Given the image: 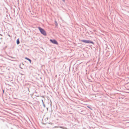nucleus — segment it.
<instances>
[{"instance_id": "obj_1", "label": "nucleus", "mask_w": 129, "mask_h": 129, "mask_svg": "<svg viewBox=\"0 0 129 129\" xmlns=\"http://www.w3.org/2000/svg\"><path fill=\"white\" fill-rule=\"evenodd\" d=\"M38 28L42 34L44 36L46 35V33L43 29L40 27H39Z\"/></svg>"}, {"instance_id": "obj_2", "label": "nucleus", "mask_w": 129, "mask_h": 129, "mask_svg": "<svg viewBox=\"0 0 129 129\" xmlns=\"http://www.w3.org/2000/svg\"><path fill=\"white\" fill-rule=\"evenodd\" d=\"M81 41L82 42H83L85 43H92V44L93 43V42H92L91 41H90L86 40H82Z\"/></svg>"}, {"instance_id": "obj_3", "label": "nucleus", "mask_w": 129, "mask_h": 129, "mask_svg": "<svg viewBox=\"0 0 129 129\" xmlns=\"http://www.w3.org/2000/svg\"><path fill=\"white\" fill-rule=\"evenodd\" d=\"M50 41L51 42L54 44H56V45L58 44V43L55 40H52L51 39H50Z\"/></svg>"}, {"instance_id": "obj_4", "label": "nucleus", "mask_w": 129, "mask_h": 129, "mask_svg": "<svg viewBox=\"0 0 129 129\" xmlns=\"http://www.w3.org/2000/svg\"><path fill=\"white\" fill-rule=\"evenodd\" d=\"M25 58L26 59L28 60L29 61L30 63H31V60L30 59H29V58H28L27 57H25Z\"/></svg>"}, {"instance_id": "obj_5", "label": "nucleus", "mask_w": 129, "mask_h": 129, "mask_svg": "<svg viewBox=\"0 0 129 129\" xmlns=\"http://www.w3.org/2000/svg\"><path fill=\"white\" fill-rule=\"evenodd\" d=\"M25 58L26 59L28 60L29 61L30 63H31V60L30 59H29V58H28L27 57H25Z\"/></svg>"}, {"instance_id": "obj_6", "label": "nucleus", "mask_w": 129, "mask_h": 129, "mask_svg": "<svg viewBox=\"0 0 129 129\" xmlns=\"http://www.w3.org/2000/svg\"><path fill=\"white\" fill-rule=\"evenodd\" d=\"M19 39H18L17 40V44H19Z\"/></svg>"}, {"instance_id": "obj_7", "label": "nucleus", "mask_w": 129, "mask_h": 129, "mask_svg": "<svg viewBox=\"0 0 129 129\" xmlns=\"http://www.w3.org/2000/svg\"><path fill=\"white\" fill-rule=\"evenodd\" d=\"M87 107H88L91 110H92V109H91L89 107V106H87Z\"/></svg>"}, {"instance_id": "obj_8", "label": "nucleus", "mask_w": 129, "mask_h": 129, "mask_svg": "<svg viewBox=\"0 0 129 129\" xmlns=\"http://www.w3.org/2000/svg\"><path fill=\"white\" fill-rule=\"evenodd\" d=\"M64 2H65V0H62Z\"/></svg>"}]
</instances>
